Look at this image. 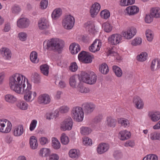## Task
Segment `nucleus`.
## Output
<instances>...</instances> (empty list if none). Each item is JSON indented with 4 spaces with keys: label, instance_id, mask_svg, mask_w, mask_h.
<instances>
[{
    "label": "nucleus",
    "instance_id": "1",
    "mask_svg": "<svg viewBox=\"0 0 160 160\" xmlns=\"http://www.w3.org/2000/svg\"><path fill=\"white\" fill-rule=\"evenodd\" d=\"M29 83L28 79L19 73L14 74L9 79L11 89L17 93H21L22 89Z\"/></svg>",
    "mask_w": 160,
    "mask_h": 160
},
{
    "label": "nucleus",
    "instance_id": "2",
    "mask_svg": "<svg viewBox=\"0 0 160 160\" xmlns=\"http://www.w3.org/2000/svg\"><path fill=\"white\" fill-rule=\"evenodd\" d=\"M46 46V48L52 50L55 52L60 53L63 50L64 46V42L58 38H52L43 42V45Z\"/></svg>",
    "mask_w": 160,
    "mask_h": 160
},
{
    "label": "nucleus",
    "instance_id": "3",
    "mask_svg": "<svg viewBox=\"0 0 160 160\" xmlns=\"http://www.w3.org/2000/svg\"><path fill=\"white\" fill-rule=\"evenodd\" d=\"M32 86L30 83L27 84V87L22 89V92L19 94H24V99L27 102H31L32 101L36 96L37 93L35 92H32L31 91Z\"/></svg>",
    "mask_w": 160,
    "mask_h": 160
},
{
    "label": "nucleus",
    "instance_id": "4",
    "mask_svg": "<svg viewBox=\"0 0 160 160\" xmlns=\"http://www.w3.org/2000/svg\"><path fill=\"white\" fill-rule=\"evenodd\" d=\"M72 118L78 122H82L84 118V112L82 108L76 107L73 108L72 110Z\"/></svg>",
    "mask_w": 160,
    "mask_h": 160
},
{
    "label": "nucleus",
    "instance_id": "5",
    "mask_svg": "<svg viewBox=\"0 0 160 160\" xmlns=\"http://www.w3.org/2000/svg\"><path fill=\"white\" fill-rule=\"evenodd\" d=\"M94 58V56L91 55L88 52L82 51L78 55L79 60L85 63H91L92 62V59Z\"/></svg>",
    "mask_w": 160,
    "mask_h": 160
},
{
    "label": "nucleus",
    "instance_id": "6",
    "mask_svg": "<svg viewBox=\"0 0 160 160\" xmlns=\"http://www.w3.org/2000/svg\"><path fill=\"white\" fill-rule=\"evenodd\" d=\"M11 122L6 119H0V132L4 133L9 132L11 130Z\"/></svg>",
    "mask_w": 160,
    "mask_h": 160
},
{
    "label": "nucleus",
    "instance_id": "7",
    "mask_svg": "<svg viewBox=\"0 0 160 160\" xmlns=\"http://www.w3.org/2000/svg\"><path fill=\"white\" fill-rule=\"evenodd\" d=\"M136 28L133 27H131L128 28L126 31L123 32V36L127 39H131L136 35Z\"/></svg>",
    "mask_w": 160,
    "mask_h": 160
},
{
    "label": "nucleus",
    "instance_id": "8",
    "mask_svg": "<svg viewBox=\"0 0 160 160\" xmlns=\"http://www.w3.org/2000/svg\"><path fill=\"white\" fill-rule=\"evenodd\" d=\"M82 108L86 114L92 112L95 108V106L92 103L85 102L82 105Z\"/></svg>",
    "mask_w": 160,
    "mask_h": 160
},
{
    "label": "nucleus",
    "instance_id": "9",
    "mask_svg": "<svg viewBox=\"0 0 160 160\" xmlns=\"http://www.w3.org/2000/svg\"><path fill=\"white\" fill-rule=\"evenodd\" d=\"M0 54L4 59L8 60H10L12 56L10 50L6 47H2L0 49Z\"/></svg>",
    "mask_w": 160,
    "mask_h": 160
},
{
    "label": "nucleus",
    "instance_id": "10",
    "mask_svg": "<svg viewBox=\"0 0 160 160\" xmlns=\"http://www.w3.org/2000/svg\"><path fill=\"white\" fill-rule=\"evenodd\" d=\"M122 39V36L119 34H115L112 35L108 39L109 42L112 45H117Z\"/></svg>",
    "mask_w": 160,
    "mask_h": 160
},
{
    "label": "nucleus",
    "instance_id": "11",
    "mask_svg": "<svg viewBox=\"0 0 160 160\" xmlns=\"http://www.w3.org/2000/svg\"><path fill=\"white\" fill-rule=\"evenodd\" d=\"M30 24L29 19L26 18H22L17 21V26L20 28H24L28 27Z\"/></svg>",
    "mask_w": 160,
    "mask_h": 160
},
{
    "label": "nucleus",
    "instance_id": "12",
    "mask_svg": "<svg viewBox=\"0 0 160 160\" xmlns=\"http://www.w3.org/2000/svg\"><path fill=\"white\" fill-rule=\"evenodd\" d=\"M109 148L108 144L102 142L99 144L97 148V152L99 154H102L107 152Z\"/></svg>",
    "mask_w": 160,
    "mask_h": 160
},
{
    "label": "nucleus",
    "instance_id": "13",
    "mask_svg": "<svg viewBox=\"0 0 160 160\" xmlns=\"http://www.w3.org/2000/svg\"><path fill=\"white\" fill-rule=\"evenodd\" d=\"M101 42L99 40L96 39L93 42L91 46L89 47L90 51L94 52L100 50L101 46Z\"/></svg>",
    "mask_w": 160,
    "mask_h": 160
},
{
    "label": "nucleus",
    "instance_id": "14",
    "mask_svg": "<svg viewBox=\"0 0 160 160\" xmlns=\"http://www.w3.org/2000/svg\"><path fill=\"white\" fill-rule=\"evenodd\" d=\"M51 98L47 94H43L40 95L38 97V101L40 104H47L50 102Z\"/></svg>",
    "mask_w": 160,
    "mask_h": 160
},
{
    "label": "nucleus",
    "instance_id": "15",
    "mask_svg": "<svg viewBox=\"0 0 160 160\" xmlns=\"http://www.w3.org/2000/svg\"><path fill=\"white\" fill-rule=\"evenodd\" d=\"M100 8V5L98 3L95 2L93 4L90 10L91 17L92 18L96 17L99 11Z\"/></svg>",
    "mask_w": 160,
    "mask_h": 160
},
{
    "label": "nucleus",
    "instance_id": "16",
    "mask_svg": "<svg viewBox=\"0 0 160 160\" xmlns=\"http://www.w3.org/2000/svg\"><path fill=\"white\" fill-rule=\"evenodd\" d=\"M139 11V8L136 6H129L125 10V12L129 15H133L137 14Z\"/></svg>",
    "mask_w": 160,
    "mask_h": 160
},
{
    "label": "nucleus",
    "instance_id": "17",
    "mask_svg": "<svg viewBox=\"0 0 160 160\" xmlns=\"http://www.w3.org/2000/svg\"><path fill=\"white\" fill-rule=\"evenodd\" d=\"M133 102L135 104L136 108L141 109L143 108V102L141 99L138 96H136L133 98Z\"/></svg>",
    "mask_w": 160,
    "mask_h": 160
},
{
    "label": "nucleus",
    "instance_id": "18",
    "mask_svg": "<svg viewBox=\"0 0 160 160\" xmlns=\"http://www.w3.org/2000/svg\"><path fill=\"white\" fill-rule=\"evenodd\" d=\"M148 116L150 119L153 122H156L160 119V112H155L149 113Z\"/></svg>",
    "mask_w": 160,
    "mask_h": 160
},
{
    "label": "nucleus",
    "instance_id": "19",
    "mask_svg": "<svg viewBox=\"0 0 160 160\" xmlns=\"http://www.w3.org/2000/svg\"><path fill=\"white\" fill-rule=\"evenodd\" d=\"M84 27L88 29L89 33L94 34L96 32L95 27L93 22L91 21L85 23Z\"/></svg>",
    "mask_w": 160,
    "mask_h": 160
},
{
    "label": "nucleus",
    "instance_id": "20",
    "mask_svg": "<svg viewBox=\"0 0 160 160\" xmlns=\"http://www.w3.org/2000/svg\"><path fill=\"white\" fill-rule=\"evenodd\" d=\"M24 132L23 126L22 125H19L15 127L13 135L15 136L19 137L22 135Z\"/></svg>",
    "mask_w": 160,
    "mask_h": 160
},
{
    "label": "nucleus",
    "instance_id": "21",
    "mask_svg": "<svg viewBox=\"0 0 160 160\" xmlns=\"http://www.w3.org/2000/svg\"><path fill=\"white\" fill-rule=\"evenodd\" d=\"M62 25L67 29H70V14L65 15L62 21Z\"/></svg>",
    "mask_w": 160,
    "mask_h": 160
},
{
    "label": "nucleus",
    "instance_id": "22",
    "mask_svg": "<svg viewBox=\"0 0 160 160\" xmlns=\"http://www.w3.org/2000/svg\"><path fill=\"white\" fill-rule=\"evenodd\" d=\"M4 99L6 102L10 104L14 103L17 100V98L15 96L10 94L5 95Z\"/></svg>",
    "mask_w": 160,
    "mask_h": 160
},
{
    "label": "nucleus",
    "instance_id": "23",
    "mask_svg": "<svg viewBox=\"0 0 160 160\" xmlns=\"http://www.w3.org/2000/svg\"><path fill=\"white\" fill-rule=\"evenodd\" d=\"M70 127V118H66L61 124L60 128L63 131L68 130Z\"/></svg>",
    "mask_w": 160,
    "mask_h": 160
},
{
    "label": "nucleus",
    "instance_id": "24",
    "mask_svg": "<svg viewBox=\"0 0 160 160\" xmlns=\"http://www.w3.org/2000/svg\"><path fill=\"white\" fill-rule=\"evenodd\" d=\"M119 134L120 139L122 140L128 139L130 138L131 136L130 132L126 130L121 131Z\"/></svg>",
    "mask_w": 160,
    "mask_h": 160
},
{
    "label": "nucleus",
    "instance_id": "25",
    "mask_svg": "<svg viewBox=\"0 0 160 160\" xmlns=\"http://www.w3.org/2000/svg\"><path fill=\"white\" fill-rule=\"evenodd\" d=\"M29 143L30 148L32 149H35L37 148L38 144L37 139L34 136H31L29 139Z\"/></svg>",
    "mask_w": 160,
    "mask_h": 160
},
{
    "label": "nucleus",
    "instance_id": "26",
    "mask_svg": "<svg viewBox=\"0 0 160 160\" xmlns=\"http://www.w3.org/2000/svg\"><path fill=\"white\" fill-rule=\"evenodd\" d=\"M38 25L39 28L41 30L47 29L48 25L47 20L44 18H42L39 21Z\"/></svg>",
    "mask_w": 160,
    "mask_h": 160
},
{
    "label": "nucleus",
    "instance_id": "27",
    "mask_svg": "<svg viewBox=\"0 0 160 160\" xmlns=\"http://www.w3.org/2000/svg\"><path fill=\"white\" fill-rule=\"evenodd\" d=\"M151 16L153 18H158L160 17V8L158 7L152 8L150 11Z\"/></svg>",
    "mask_w": 160,
    "mask_h": 160
},
{
    "label": "nucleus",
    "instance_id": "28",
    "mask_svg": "<svg viewBox=\"0 0 160 160\" xmlns=\"http://www.w3.org/2000/svg\"><path fill=\"white\" fill-rule=\"evenodd\" d=\"M62 14V10L61 8H56L53 11L52 14V17L53 19L56 20L60 17Z\"/></svg>",
    "mask_w": 160,
    "mask_h": 160
},
{
    "label": "nucleus",
    "instance_id": "29",
    "mask_svg": "<svg viewBox=\"0 0 160 160\" xmlns=\"http://www.w3.org/2000/svg\"><path fill=\"white\" fill-rule=\"evenodd\" d=\"M71 53L72 54H75L78 53L80 50V47L78 44L75 42L71 44Z\"/></svg>",
    "mask_w": 160,
    "mask_h": 160
},
{
    "label": "nucleus",
    "instance_id": "30",
    "mask_svg": "<svg viewBox=\"0 0 160 160\" xmlns=\"http://www.w3.org/2000/svg\"><path fill=\"white\" fill-rule=\"evenodd\" d=\"M160 68V65L158 60L154 59L152 61L151 65V69L152 71L156 70Z\"/></svg>",
    "mask_w": 160,
    "mask_h": 160
},
{
    "label": "nucleus",
    "instance_id": "31",
    "mask_svg": "<svg viewBox=\"0 0 160 160\" xmlns=\"http://www.w3.org/2000/svg\"><path fill=\"white\" fill-rule=\"evenodd\" d=\"M99 71L103 74H107L109 71V69L108 65L105 63H102L99 66Z\"/></svg>",
    "mask_w": 160,
    "mask_h": 160
},
{
    "label": "nucleus",
    "instance_id": "32",
    "mask_svg": "<svg viewBox=\"0 0 160 160\" xmlns=\"http://www.w3.org/2000/svg\"><path fill=\"white\" fill-rule=\"evenodd\" d=\"M17 107L22 110H26L27 109L28 105L24 101H19L16 103Z\"/></svg>",
    "mask_w": 160,
    "mask_h": 160
},
{
    "label": "nucleus",
    "instance_id": "33",
    "mask_svg": "<svg viewBox=\"0 0 160 160\" xmlns=\"http://www.w3.org/2000/svg\"><path fill=\"white\" fill-rule=\"evenodd\" d=\"M89 77L88 84H93L95 83L97 80V76L96 74L93 72H90Z\"/></svg>",
    "mask_w": 160,
    "mask_h": 160
},
{
    "label": "nucleus",
    "instance_id": "34",
    "mask_svg": "<svg viewBox=\"0 0 160 160\" xmlns=\"http://www.w3.org/2000/svg\"><path fill=\"white\" fill-rule=\"evenodd\" d=\"M52 145L53 148L55 149H58L61 147L60 142L55 138H52Z\"/></svg>",
    "mask_w": 160,
    "mask_h": 160
},
{
    "label": "nucleus",
    "instance_id": "35",
    "mask_svg": "<svg viewBox=\"0 0 160 160\" xmlns=\"http://www.w3.org/2000/svg\"><path fill=\"white\" fill-rule=\"evenodd\" d=\"M150 138L153 141H160V131H154L151 132L150 134Z\"/></svg>",
    "mask_w": 160,
    "mask_h": 160
},
{
    "label": "nucleus",
    "instance_id": "36",
    "mask_svg": "<svg viewBox=\"0 0 160 160\" xmlns=\"http://www.w3.org/2000/svg\"><path fill=\"white\" fill-rule=\"evenodd\" d=\"M112 70L116 75L118 77H121L122 75V72L121 69L117 66L112 67Z\"/></svg>",
    "mask_w": 160,
    "mask_h": 160
},
{
    "label": "nucleus",
    "instance_id": "37",
    "mask_svg": "<svg viewBox=\"0 0 160 160\" xmlns=\"http://www.w3.org/2000/svg\"><path fill=\"white\" fill-rule=\"evenodd\" d=\"M37 53L35 51L32 52L30 55V58L31 62L34 63H37L39 61L38 58Z\"/></svg>",
    "mask_w": 160,
    "mask_h": 160
},
{
    "label": "nucleus",
    "instance_id": "38",
    "mask_svg": "<svg viewBox=\"0 0 160 160\" xmlns=\"http://www.w3.org/2000/svg\"><path fill=\"white\" fill-rule=\"evenodd\" d=\"M49 66L48 65L45 64L41 66L40 69L41 72L43 75L48 76L49 72Z\"/></svg>",
    "mask_w": 160,
    "mask_h": 160
},
{
    "label": "nucleus",
    "instance_id": "39",
    "mask_svg": "<svg viewBox=\"0 0 160 160\" xmlns=\"http://www.w3.org/2000/svg\"><path fill=\"white\" fill-rule=\"evenodd\" d=\"M90 75V73H87L85 72H82L81 77L82 80L83 82L88 84V82Z\"/></svg>",
    "mask_w": 160,
    "mask_h": 160
},
{
    "label": "nucleus",
    "instance_id": "40",
    "mask_svg": "<svg viewBox=\"0 0 160 160\" xmlns=\"http://www.w3.org/2000/svg\"><path fill=\"white\" fill-rule=\"evenodd\" d=\"M102 27L104 31L107 32H110L112 29V27L108 22L103 23L102 25Z\"/></svg>",
    "mask_w": 160,
    "mask_h": 160
},
{
    "label": "nucleus",
    "instance_id": "41",
    "mask_svg": "<svg viewBox=\"0 0 160 160\" xmlns=\"http://www.w3.org/2000/svg\"><path fill=\"white\" fill-rule=\"evenodd\" d=\"M148 54L145 52H142L140 55L137 56V59L140 61H145L147 58Z\"/></svg>",
    "mask_w": 160,
    "mask_h": 160
},
{
    "label": "nucleus",
    "instance_id": "42",
    "mask_svg": "<svg viewBox=\"0 0 160 160\" xmlns=\"http://www.w3.org/2000/svg\"><path fill=\"white\" fill-rule=\"evenodd\" d=\"M80 155V151L79 150L76 149H71V158H78Z\"/></svg>",
    "mask_w": 160,
    "mask_h": 160
},
{
    "label": "nucleus",
    "instance_id": "43",
    "mask_svg": "<svg viewBox=\"0 0 160 160\" xmlns=\"http://www.w3.org/2000/svg\"><path fill=\"white\" fill-rule=\"evenodd\" d=\"M60 139L61 143L64 145L68 144L69 142L68 137L64 133L62 134Z\"/></svg>",
    "mask_w": 160,
    "mask_h": 160
},
{
    "label": "nucleus",
    "instance_id": "44",
    "mask_svg": "<svg viewBox=\"0 0 160 160\" xmlns=\"http://www.w3.org/2000/svg\"><path fill=\"white\" fill-rule=\"evenodd\" d=\"M50 150L49 149L43 148L41 149L40 151L39 154L42 157H46L50 153Z\"/></svg>",
    "mask_w": 160,
    "mask_h": 160
},
{
    "label": "nucleus",
    "instance_id": "45",
    "mask_svg": "<svg viewBox=\"0 0 160 160\" xmlns=\"http://www.w3.org/2000/svg\"><path fill=\"white\" fill-rule=\"evenodd\" d=\"M118 121V123L120 124L122 126L124 127H126L129 124L128 120L124 118H119Z\"/></svg>",
    "mask_w": 160,
    "mask_h": 160
},
{
    "label": "nucleus",
    "instance_id": "46",
    "mask_svg": "<svg viewBox=\"0 0 160 160\" xmlns=\"http://www.w3.org/2000/svg\"><path fill=\"white\" fill-rule=\"evenodd\" d=\"M81 133L83 135L88 134L91 132V129L87 127H82L80 128Z\"/></svg>",
    "mask_w": 160,
    "mask_h": 160
},
{
    "label": "nucleus",
    "instance_id": "47",
    "mask_svg": "<svg viewBox=\"0 0 160 160\" xmlns=\"http://www.w3.org/2000/svg\"><path fill=\"white\" fill-rule=\"evenodd\" d=\"M146 35L148 40L151 41L153 38V34L152 31L150 30H147L146 32Z\"/></svg>",
    "mask_w": 160,
    "mask_h": 160
},
{
    "label": "nucleus",
    "instance_id": "48",
    "mask_svg": "<svg viewBox=\"0 0 160 160\" xmlns=\"http://www.w3.org/2000/svg\"><path fill=\"white\" fill-rule=\"evenodd\" d=\"M100 15L102 18L107 19L110 17V14L108 10H104L101 12Z\"/></svg>",
    "mask_w": 160,
    "mask_h": 160
},
{
    "label": "nucleus",
    "instance_id": "49",
    "mask_svg": "<svg viewBox=\"0 0 160 160\" xmlns=\"http://www.w3.org/2000/svg\"><path fill=\"white\" fill-rule=\"evenodd\" d=\"M107 124L108 126L111 127H114L115 126L116 123V120L111 117H108L107 119Z\"/></svg>",
    "mask_w": 160,
    "mask_h": 160
},
{
    "label": "nucleus",
    "instance_id": "50",
    "mask_svg": "<svg viewBox=\"0 0 160 160\" xmlns=\"http://www.w3.org/2000/svg\"><path fill=\"white\" fill-rule=\"evenodd\" d=\"M158 156L155 154H149L143 158L142 160H158Z\"/></svg>",
    "mask_w": 160,
    "mask_h": 160
},
{
    "label": "nucleus",
    "instance_id": "51",
    "mask_svg": "<svg viewBox=\"0 0 160 160\" xmlns=\"http://www.w3.org/2000/svg\"><path fill=\"white\" fill-rule=\"evenodd\" d=\"M77 79L75 78V76H73L71 77V86L73 88H75L76 86H78V83L77 82Z\"/></svg>",
    "mask_w": 160,
    "mask_h": 160
},
{
    "label": "nucleus",
    "instance_id": "52",
    "mask_svg": "<svg viewBox=\"0 0 160 160\" xmlns=\"http://www.w3.org/2000/svg\"><path fill=\"white\" fill-rule=\"evenodd\" d=\"M142 42V39L139 37H137L132 41V44L134 46L139 45Z\"/></svg>",
    "mask_w": 160,
    "mask_h": 160
},
{
    "label": "nucleus",
    "instance_id": "53",
    "mask_svg": "<svg viewBox=\"0 0 160 160\" xmlns=\"http://www.w3.org/2000/svg\"><path fill=\"white\" fill-rule=\"evenodd\" d=\"M113 156L115 159H119L122 157V154L120 151L117 150L114 152Z\"/></svg>",
    "mask_w": 160,
    "mask_h": 160
},
{
    "label": "nucleus",
    "instance_id": "54",
    "mask_svg": "<svg viewBox=\"0 0 160 160\" xmlns=\"http://www.w3.org/2000/svg\"><path fill=\"white\" fill-rule=\"evenodd\" d=\"M39 141L40 144L42 145H44L49 143L50 140L47 138L45 137H41L39 139Z\"/></svg>",
    "mask_w": 160,
    "mask_h": 160
},
{
    "label": "nucleus",
    "instance_id": "55",
    "mask_svg": "<svg viewBox=\"0 0 160 160\" xmlns=\"http://www.w3.org/2000/svg\"><path fill=\"white\" fill-rule=\"evenodd\" d=\"M79 90L80 92L81 93H86L89 92V89L83 85H81L80 84H78Z\"/></svg>",
    "mask_w": 160,
    "mask_h": 160
},
{
    "label": "nucleus",
    "instance_id": "56",
    "mask_svg": "<svg viewBox=\"0 0 160 160\" xmlns=\"http://www.w3.org/2000/svg\"><path fill=\"white\" fill-rule=\"evenodd\" d=\"M83 143L86 146L91 145L92 144L91 139L87 137H85L83 138Z\"/></svg>",
    "mask_w": 160,
    "mask_h": 160
},
{
    "label": "nucleus",
    "instance_id": "57",
    "mask_svg": "<svg viewBox=\"0 0 160 160\" xmlns=\"http://www.w3.org/2000/svg\"><path fill=\"white\" fill-rule=\"evenodd\" d=\"M37 121L36 120H33L30 125L29 129L31 131H32L34 130L37 124Z\"/></svg>",
    "mask_w": 160,
    "mask_h": 160
},
{
    "label": "nucleus",
    "instance_id": "58",
    "mask_svg": "<svg viewBox=\"0 0 160 160\" xmlns=\"http://www.w3.org/2000/svg\"><path fill=\"white\" fill-rule=\"evenodd\" d=\"M18 37L21 41H25L27 39V34L25 32H21L18 33Z\"/></svg>",
    "mask_w": 160,
    "mask_h": 160
},
{
    "label": "nucleus",
    "instance_id": "59",
    "mask_svg": "<svg viewBox=\"0 0 160 160\" xmlns=\"http://www.w3.org/2000/svg\"><path fill=\"white\" fill-rule=\"evenodd\" d=\"M48 2L47 0H42L40 2V8L42 9L46 8L48 7Z\"/></svg>",
    "mask_w": 160,
    "mask_h": 160
},
{
    "label": "nucleus",
    "instance_id": "60",
    "mask_svg": "<svg viewBox=\"0 0 160 160\" xmlns=\"http://www.w3.org/2000/svg\"><path fill=\"white\" fill-rule=\"evenodd\" d=\"M69 108L67 106H63L60 108L59 112L62 113H67L69 111Z\"/></svg>",
    "mask_w": 160,
    "mask_h": 160
},
{
    "label": "nucleus",
    "instance_id": "61",
    "mask_svg": "<svg viewBox=\"0 0 160 160\" xmlns=\"http://www.w3.org/2000/svg\"><path fill=\"white\" fill-rule=\"evenodd\" d=\"M21 9L20 7L18 5H15L12 8V13H18L21 11Z\"/></svg>",
    "mask_w": 160,
    "mask_h": 160
},
{
    "label": "nucleus",
    "instance_id": "62",
    "mask_svg": "<svg viewBox=\"0 0 160 160\" xmlns=\"http://www.w3.org/2000/svg\"><path fill=\"white\" fill-rule=\"evenodd\" d=\"M59 158V156L57 154L53 153L50 155L47 160H58Z\"/></svg>",
    "mask_w": 160,
    "mask_h": 160
},
{
    "label": "nucleus",
    "instance_id": "63",
    "mask_svg": "<svg viewBox=\"0 0 160 160\" xmlns=\"http://www.w3.org/2000/svg\"><path fill=\"white\" fill-rule=\"evenodd\" d=\"M78 67L75 62H73L71 64V71L75 72L77 70Z\"/></svg>",
    "mask_w": 160,
    "mask_h": 160
},
{
    "label": "nucleus",
    "instance_id": "64",
    "mask_svg": "<svg viewBox=\"0 0 160 160\" xmlns=\"http://www.w3.org/2000/svg\"><path fill=\"white\" fill-rule=\"evenodd\" d=\"M151 14L147 15L145 17V21L147 23H150L153 21V18Z\"/></svg>",
    "mask_w": 160,
    "mask_h": 160
}]
</instances>
